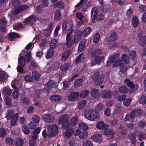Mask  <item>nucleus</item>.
I'll list each match as a JSON object with an SVG mask.
<instances>
[{
	"label": "nucleus",
	"instance_id": "5fc2aeb1",
	"mask_svg": "<svg viewBox=\"0 0 146 146\" xmlns=\"http://www.w3.org/2000/svg\"><path fill=\"white\" fill-rule=\"evenodd\" d=\"M83 59V54H81L79 55V56L77 57L75 61V62L76 64H78Z\"/></svg>",
	"mask_w": 146,
	"mask_h": 146
},
{
	"label": "nucleus",
	"instance_id": "a211bd4d",
	"mask_svg": "<svg viewBox=\"0 0 146 146\" xmlns=\"http://www.w3.org/2000/svg\"><path fill=\"white\" fill-rule=\"evenodd\" d=\"M108 127V125L102 121H99L96 125V127L99 129H104Z\"/></svg>",
	"mask_w": 146,
	"mask_h": 146
},
{
	"label": "nucleus",
	"instance_id": "f704fd0d",
	"mask_svg": "<svg viewBox=\"0 0 146 146\" xmlns=\"http://www.w3.org/2000/svg\"><path fill=\"white\" fill-rule=\"evenodd\" d=\"M54 49L52 48H50L49 50L47 51L46 56V58L48 59L51 58L53 55L54 53Z\"/></svg>",
	"mask_w": 146,
	"mask_h": 146
},
{
	"label": "nucleus",
	"instance_id": "0eeeda50",
	"mask_svg": "<svg viewBox=\"0 0 146 146\" xmlns=\"http://www.w3.org/2000/svg\"><path fill=\"white\" fill-rule=\"evenodd\" d=\"M138 130H135L133 132L132 134H130L129 135V139L130 140V142L133 144H134L136 141V139L135 136H139V134H140V132Z\"/></svg>",
	"mask_w": 146,
	"mask_h": 146
},
{
	"label": "nucleus",
	"instance_id": "58836bf2",
	"mask_svg": "<svg viewBox=\"0 0 146 146\" xmlns=\"http://www.w3.org/2000/svg\"><path fill=\"white\" fill-rule=\"evenodd\" d=\"M61 13L60 10H58L56 11L54 13V19L55 20H59L60 19Z\"/></svg>",
	"mask_w": 146,
	"mask_h": 146
},
{
	"label": "nucleus",
	"instance_id": "c85d7f7f",
	"mask_svg": "<svg viewBox=\"0 0 146 146\" xmlns=\"http://www.w3.org/2000/svg\"><path fill=\"white\" fill-rule=\"evenodd\" d=\"M118 90L122 94L127 93L128 92V88L124 85L121 86L119 88Z\"/></svg>",
	"mask_w": 146,
	"mask_h": 146
},
{
	"label": "nucleus",
	"instance_id": "0e129e2a",
	"mask_svg": "<svg viewBox=\"0 0 146 146\" xmlns=\"http://www.w3.org/2000/svg\"><path fill=\"white\" fill-rule=\"evenodd\" d=\"M24 80L26 82H31L33 80V78L30 75L25 76L24 77Z\"/></svg>",
	"mask_w": 146,
	"mask_h": 146
},
{
	"label": "nucleus",
	"instance_id": "72a5a7b5",
	"mask_svg": "<svg viewBox=\"0 0 146 146\" xmlns=\"http://www.w3.org/2000/svg\"><path fill=\"white\" fill-rule=\"evenodd\" d=\"M9 37L11 40L17 38H20L19 35L18 33H10L9 35Z\"/></svg>",
	"mask_w": 146,
	"mask_h": 146
},
{
	"label": "nucleus",
	"instance_id": "bb28decb",
	"mask_svg": "<svg viewBox=\"0 0 146 146\" xmlns=\"http://www.w3.org/2000/svg\"><path fill=\"white\" fill-rule=\"evenodd\" d=\"M50 99L52 101L57 102L61 99V97L58 95H54L50 97Z\"/></svg>",
	"mask_w": 146,
	"mask_h": 146
},
{
	"label": "nucleus",
	"instance_id": "7ed1b4c3",
	"mask_svg": "<svg viewBox=\"0 0 146 146\" xmlns=\"http://www.w3.org/2000/svg\"><path fill=\"white\" fill-rule=\"evenodd\" d=\"M84 115L86 119L94 121L98 119L99 116L97 111L91 109L86 110L84 112Z\"/></svg>",
	"mask_w": 146,
	"mask_h": 146
},
{
	"label": "nucleus",
	"instance_id": "c03bdc74",
	"mask_svg": "<svg viewBox=\"0 0 146 146\" xmlns=\"http://www.w3.org/2000/svg\"><path fill=\"white\" fill-rule=\"evenodd\" d=\"M42 119L46 122H50L52 120L53 117H51L50 120H48V118L49 117V114H44L42 115L41 116Z\"/></svg>",
	"mask_w": 146,
	"mask_h": 146
},
{
	"label": "nucleus",
	"instance_id": "37998d69",
	"mask_svg": "<svg viewBox=\"0 0 146 146\" xmlns=\"http://www.w3.org/2000/svg\"><path fill=\"white\" fill-rule=\"evenodd\" d=\"M82 80L81 79H76L74 83V85L76 87L80 86L82 84Z\"/></svg>",
	"mask_w": 146,
	"mask_h": 146
},
{
	"label": "nucleus",
	"instance_id": "ea45409f",
	"mask_svg": "<svg viewBox=\"0 0 146 146\" xmlns=\"http://www.w3.org/2000/svg\"><path fill=\"white\" fill-rule=\"evenodd\" d=\"M127 66L126 64L122 63L120 66V71L119 72H123L127 70Z\"/></svg>",
	"mask_w": 146,
	"mask_h": 146
},
{
	"label": "nucleus",
	"instance_id": "a878e982",
	"mask_svg": "<svg viewBox=\"0 0 146 146\" xmlns=\"http://www.w3.org/2000/svg\"><path fill=\"white\" fill-rule=\"evenodd\" d=\"M70 66V63L68 62L65 63L64 64L61 65L60 68L62 72H64L68 69Z\"/></svg>",
	"mask_w": 146,
	"mask_h": 146
},
{
	"label": "nucleus",
	"instance_id": "de8ad7c7",
	"mask_svg": "<svg viewBox=\"0 0 146 146\" xmlns=\"http://www.w3.org/2000/svg\"><path fill=\"white\" fill-rule=\"evenodd\" d=\"M104 58V57L102 56H96L95 58L96 63L98 64H100L103 61Z\"/></svg>",
	"mask_w": 146,
	"mask_h": 146
},
{
	"label": "nucleus",
	"instance_id": "13d9d810",
	"mask_svg": "<svg viewBox=\"0 0 146 146\" xmlns=\"http://www.w3.org/2000/svg\"><path fill=\"white\" fill-rule=\"evenodd\" d=\"M21 2L19 0H13L12 2V5L13 6L17 7L20 4Z\"/></svg>",
	"mask_w": 146,
	"mask_h": 146
},
{
	"label": "nucleus",
	"instance_id": "79ce46f5",
	"mask_svg": "<svg viewBox=\"0 0 146 146\" xmlns=\"http://www.w3.org/2000/svg\"><path fill=\"white\" fill-rule=\"evenodd\" d=\"M119 54H116L111 56H110L109 58L108 61L112 63L119 57Z\"/></svg>",
	"mask_w": 146,
	"mask_h": 146
},
{
	"label": "nucleus",
	"instance_id": "20e7f679",
	"mask_svg": "<svg viewBox=\"0 0 146 146\" xmlns=\"http://www.w3.org/2000/svg\"><path fill=\"white\" fill-rule=\"evenodd\" d=\"M63 29L65 31H69L66 37L68 38L70 36H71L73 31V24L72 21L70 20H68L64 22L63 24Z\"/></svg>",
	"mask_w": 146,
	"mask_h": 146
},
{
	"label": "nucleus",
	"instance_id": "4d7b16f0",
	"mask_svg": "<svg viewBox=\"0 0 146 146\" xmlns=\"http://www.w3.org/2000/svg\"><path fill=\"white\" fill-rule=\"evenodd\" d=\"M31 58V53L30 52H28L25 56V60L27 62H29Z\"/></svg>",
	"mask_w": 146,
	"mask_h": 146
},
{
	"label": "nucleus",
	"instance_id": "f257e3e1",
	"mask_svg": "<svg viewBox=\"0 0 146 146\" xmlns=\"http://www.w3.org/2000/svg\"><path fill=\"white\" fill-rule=\"evenodd\" d=\"M59 120L62 123L63 128L65 129L69 125L72 127H74L78 123V118L76 116L73 117L69 123L68 116L64 115L60 117Z\"/></svg>",
	"mask_w": 146,
	"mask_h": 146
},
{
	"label": "nucleus",
	"instance_id": "473e14b6",
	"mask_svg": "<svg viewBox=\"0 0 146 146\" xmlns=\"http://www.w3.org/2000/svg\"><path fill=\"white\" fill-rule=\"evenodd\" d=\"M11 92V90L9 88L5 87L3 90L2 94L5 96H10Z\"/></svg>",
	"mask_w": 146,
	"mask_h": 146
},
{
	"label": "nucleus",
	"instance_id": "39448f33",
	"mask_svg": "<svg viewBox=\"0 0 146 146\" xmlns=\"http://www.w3.org/2000/svg\"><path fill=\"white\" fill-rule=\"evenodd\" d=\"M47 136L49 137H52L55 136L57 133L58 127L56 125L53 124L49 126L48 128Z\"/></svg>",
	"mask_w": 146,
	"mask_h": 146
},
{
	"label": "nucleus",
	"instance_id": "b1692460",
	"mask_svg": "<svg viewBox=\"0 0 146 146\" xmlns=\"http://www.w3.org/2000/svg\"><path fill=\"white\" fill-rule=\"evenodd\" d=\"M102 53V51L101 50L98 49H96L92 52L91 55L92 57H94L95 56L100 55Z\"/></svg>",
	"mask_w": 146,
	"mask_h": 146
},
{
	"label": "nucleus",
	"instance_id": "69168bd1",
	"mask_svg": "<svg viewBox=\"0 0 146 146\" xmlns=\"http://www.w3.org/2000/svg\"><path fill=\"white\" fill-rule=\"evenodd\" d=\"M7 77L8 76L5 75L4 72L0 74V81L1 82H4Z\"/></svg>",
	"mask_w": 146,
	"mask_h": 146
},
{
	"label": "nucleus",
	"instance_id": "774afa93",
	"mask_svg": "<svg viewBox=\"0 0 146 146\" xmlns=\"http://www.w3.org/2000/svg\"><path fill=\"white\" fill-rule=\"evenodd\" d=\"M88 135V133L86 131H84L79 136V137L80 139L85 138L87 137Z\"/></svg>",
	"mask_w": 146,
	"mask_h": 146
},
{
	"label": "nucleus",
	"instance_id": "aec40b11",
	"mask_svg": "<svg viewBox=\"0 0 146 146\" xmlns=\"http://www.w3.org/2000/svg\"><path fill=\"white\" fill-rule=\"evenodd\" d=\"M32 75L33 79L38 81L40 78V74L36 70H34L32 73Z\"/></svg>",
	"mask_w": 146,
	"mask_h": 146
},
{
	"label": "nucleus",
	"instance_id": "f3484780",
	"mask_svg": "<svg viewBox=\"0 0 146 146\" xmlns=\"http://www.w3.org/2000/svg\"><path fill=\"white\" fill-rule=\"evenodd\" d=\"M14 110H8L7 111L5 115V117L8 120H10L15 115L14 114Z\"/></svg>",
	"mask_w": 146,
	"mask_h": 146
},
{
	"label": "nucleus",
	"instance_id": "bf43d9fd",
	"mask_svg": "<svg viewBox=\"0 0 146 146\" xmlns=\"http://www.w3.org/2000/svg\"><path fill=\"white\" fill-rule=\"evenodd\" d=\"M83 146H93L92 142L89 140H85L83 143Z\"/></svg>",
	"mask_w": 146,
	"mask_h": 146
},
{
	"label": "nucleus",
	"instance_id": "6e6d98bb",
	"mask_svg": "<svg viewBox=\"0 0 146 146\" xmlns=\"http://www.w3.org/2000/svg\"><path fill=\"white\" fill-rule=\"evenodd\" d=\"M132 99L131 98H129L128 99H127L124 100L123 103L124 105L128 106H129L130 104L131 101Z\"/></svg>",
	"mask_w": 146,
	"mask_h": 146
},
{
	"label": "nucleus",
	"instance_id": "864d4df0",
	"mask_svg": "<svg viewBox=\"0 0 146 146\" xmlns=\"http://www.w3.org/2000/svg\"><path fill=\"white\" fill-rule=\"evenodd\" d=\"M86 104V101L85 100L81 101L78 104V107L80 109H81L85 106Z\"/></svg>",
	"mask_w": 146,
	"mask_h": 146
},
{
	"label": "nucleus",
	"instance_id": "9b49d317",
	"mask_svg": "<svg viewBox=\"0 0 146 146\" xmlns=\"http://www.w3.org/2000/svg\"><path fill=\"white\" fill-rule=\"evenodd\" d=\"M79 96V92H72L69 95L68 98L70 101H75L78 98Z\"/></svg>",
	"mask_w": 146,
	"mask_h": 146
},
{
	"label": "nucleus",
	"instance_id": "c756f323",
	"mask_svg": "<svg viewBox=\"0 0 146 146\" xmlns=\"http://www.w3.org/2000/svg\"><path fill=\"white\" fill-rule=\"evenodd\" d=\"M71 52V50L70 49H68L66 50L65 52H64L62 54V60L64 61L68 58L70 55Z\"/></svg>",
	"mask_w": 146,
	"mask_h": 146
},
{
	"label": "nucleus",
	"instance_id": "cd10ccee",
	"mask_svg": "<svg viewBox=\"0 0 146 146\" xmlns=\"http://www.w3.org/2000/svg\"><path fill=\"white\" fill-rule=\"evenodd\" d=\"M64 5L65 4L63 1H60L55 3L54 5V8L62 9L64 7Z\"/></svg>",
	"mask_w": 146,
	"mask_h": 146
},
{
	"label": "nucleus",
	"instance_id": "a19ab883",
	"mask_svg": "<svg viewBox=\"0 0 146 146\" xmlns=\"http://www.w3.org/2000/svg\"><path fill=\"white\" fill-rule=\"evenodd\" d=\"M91 31V29L88 27L86 28L83 31L82 35L84 37L87 36Z\"/></svg>",
	"mask_w": 146,
	"mask_h": 146
},
{
	"label": "nucleus",
	"instance_id": "e433bc0d",
	"mask_svg": "<svg viewBox=\"0 0 146 146\" xmlns=\"http://www.w3.org/2000/svg\"><path fill=\"white\" fill-rule=\"evenodd\" d=\"M18 63L19 65L25 66L26 65V62L24 56H22L18 59Z\"/></svg>",
	"mask_w": 146,
	"mask_h": 146
},
{
	"label": "nucleus",
	"instance_id": "393cba45",
	"mask_svg": "<svg viewBox=\"0 0 146 146\" xmlns=\"http://www.w3.org/2000/svg\"><path fill=\"white\" fill-rule=\"evenodd\" d=\"M74 133V130L72 128L68 127L66 129L65 135L67 137L71 136L73 135Z\"/></svg>",
	"mask_w": 146,
	"mask_h": 146
},
{
	"label": "nucleus",
	"instance_id": "680f3d73",
	"mask_svg": "<svg viewBox=\"0 0 146 146\" xmlns=\"http://www.w3.org/2000/svg\"><path fill=\"white\" fill-rule=\"evenodd\" d=\"M89 93V92L87 90L82 91L80 94L81 98H84L87 96Z\"/></svg>",
	"mask_w": 146,
	"mask_h": 146
},
{
	"label": "nucleus",
	"instance_id": "a18cd8bd",
	"mask_svg": "<svg viewBox=\"0 0 146 146\" xmlns=\"http://www.w3.org/2000/svg\"><path fill=\"white\" fill-rule=\"evenodd\" d=\"M57 40L55 39H53L51 41V42L50 44V48H52L54 49L57 46Z\"/></svg>",
	"mask_w": 146,
	"mask_h": 146
},
{
	"label": "nucleus",
	"instance_id": "3c124183",
	"mask_svg": "<svg viewBox=\"0 0 146 146\" xmlns=\"http://www.w3.org/2000/svg\"><path fill=\"white\" fill-rule=\"evenodd\" d=\"M132 23L134 27H137L139 24V21L137 18L136 17H134L133 19Z\"/></svg>",
	"mask_w": 146,
	"mask_h": 146
},
{
	"label": "nucleus",
	"instance_id": "dca6fc26",
	"mask_svg": "<svg viewBox=\"0 0 146 146\" xmlns=\"http://www.w3.org/2000/svg\"><path fill=\"white\" fill-rule=\"evenodd\" d=\"M104 133L105 135L107 136L110 138H112L114 136V132L111 129H105Z\"/></svg>",
	"mask_w": 146,
	"mask_h": 146
},
{
	"label": "nucleus",
	"instance_id": "6ab92c4d",
	"mask_svg": "<svg viewBox=\"0 0 146 146\" xmlns=\"http://www.w3.org/2000/svg\"><path fill=\"white\" fill-rule=\"evenodd\" d=\"M117 37L116 33L115 32H112L109 35V36L108 39V40L109 42H111L116 40Z\"/></svg>",
	"mask_w": 146,
	"mask_h": 146
},
{
	"label": "nucleus",
	"instance_id": "1a4fd4ad",
	"mask_svg": "<svg viewBox=\"0 0 146 146\" xmlns=\"http://www.w3.org/2000/svg\"><path fill=\"white\" fill-rule=\"evenodd\" d=\"M101 94L103 98L109 99L111 97L113 93L110 90H106L102 91Z\"/></svg>",
	"mask_w": 146,
	"mask_h": 146
},
{
	"label": "nucleus",
	"instance_id": "423d86ee",
	"mask_svg": "<svg viewBox=\"0 0 146 146\" xmlns=\"http://www.w3.org/2000/svg\"><path fill=\"white\" fill-rule=\"evenodd\" d=\"M92 78H94V83L97 86L102 84L104 78V76L103 74L99 75L97 73L94 74Z\"/></svg>",
	"mask_w": 146,
	"mask_h": 146
},
{
	"label": "nucleus",
	"instance_id": "2f4dec72",
	"mask_svg": "<svg viewBox=\"0 0 146 146\" xmlns=\"http://www.w3.org/2000/svg\"><path fill=\"white\" fill-rule=\"evenodd\" d=\"M18 117V114L17 113H16L15 114L13 117L12 118L11 122V124L12 126H14L16 125L17 117Z\"/></svg>",
	"mask_w": 146,
	"mask_h": 146
},
{
	"label": "nucleus",
	"instance_id": "5701e85b",
	"mask_svg": "<svg viewBox=\"0 0 146 146\" xmlns=\"http://www.w3.org/2000/svg\"><path fill=\"white\" fill-rule=\"evenodd\" d=\"M140 46H144L146 44V36H143L141 37L138 42Z\"/></svg>",
	"mask_w": 146,
	"mask_h": 146
},
{
	"label": "nucleus",
	"instance_id": "e2e57ef3",
	"mask_svg": "<svg viewBox=\"0 0 146 146\" xmlns=\"http://www.w3.org/2000/svg\"><path fill=\"white\" fill-rule=\"evenodd\" d=\"M32 121L35 123L38 122L40 120L39 117L36 115H33L32 118Z\"/></svg>",
	"mask_w": 146,
	"mask_h": 146
},
{
	"label": "nucleus",
	"instance_id": "f03ea898",
	"mask_svg": "<svg viewBox=\"0 0 146 146\" xmlns=\"http://www.w3.org/2000/svg\"><path fill=\"white\" fill-rule=\"evenodd\" d=\"M82 32L80 30L77 31L71 38H68L66 37V45L68 48L70 47L74 43L77 44L80 40Z\"/></svg>",
	"mask_w": 146,
	"mask_h": 146
},
{
	"label": "nucleus",
	"instance_id": "f8f14e48",
	"mask_svg": "<svg viewBox=\"0 0 146 146\" xmlns=\"http://www.w3.org/2000/svg\"><path fill=\"white\" fill-rule=\"evenodd\" d=\"M92 140L100 143L102 141V135L100 134H95L92 135L91 137Z\"/></svg>",
	"mask_w": 146,
	"mask_h": 146
},
{
	"label": "nucleus",
	"instance_id": "412c9836",
	"mask_svg": "<svg viewBox=\"0 0 146 146\" xmlns=\"http://www.w3.org/2000/svg\"><path fill=\"white\" fill-rule=\"evenodd\" d=\"M56 84L53 80H50L46 84L45 88L47 90L51 88V87L54 88L56 86Z\"/></svg>",
	"mask_w": 146,
	"mask_h": 146
},
{
	"label": "nucleus",
	"instance_id": "4be33fe9",
	"mask_svg": "<svg viewBox=\"0 0 146 146\" xmlns=\"http://www.w3.org/2000/svg\"><path fill=\"white\" fill-rule=\"evenodd\" d=\"M91 94L93 97L96 98H98L100 95L99 91L98 90L94 88L91 90Z\"/></svg>",
	"mask_w": 146,
	"mask_h": 146
},
{
	"label": "nucleus",
	"instance_id": "052dcab7",
	"mask_svg": "<svg viewBox=\"0 0 146 146\" xmlns=\"http://www.w3.org/2000/svg\"><path fill=\"white\" fill-rule=\"evenodd\" d=\"M140 103L143 105L146 104V96L143 95L139 99Z\"/></svg>",
	"mask_w": 146,
	"mask_h": 146
},
{
	"label": "nucleus",
	"instance_id": "9d476101",
	"mask_svg": "<svg viewBox=\"0 0 146 146\" xmlns=\"http://www.w3.org/2000/svg\"><path fill=\"white\" fill-rule=\"evenodd\" d=\"M124 83L132 89H134L136 90L138 88V85H134L133 83L131 82L129 79H126L124 80Z\"/></svg>",
	"mask_w": 146,
	"mask_h": 146
},
{
	"label": "nucleus",
	"instance_id": "ddd939ff",
	"mask_svg": "<svg viewBox=\"0 0 146 146\" xmlns=\"http://www.w3.org/2000/svg\"><path fill=\"white\" fill-rule=\"evenodd\" d=\"M98 14V9L96 7H94L92 8L91 11V17L92 20L93 21L96 20V17Z\"/></svg>",
	"mask_w": 146,
	"mask_h": 146
},
{
	"label": "nucleus",
	"instance_id": "603ef678",
	"mask_svg": "<svg viewBox=\"0 0 146 146\" xmlns=\"http://www.w3.org/2000/svg\"><path fill=\"white\" fill-rule=\"evenodd\" d=\"M52 24H53L52 23H49L48 24V27L47 28V29H44L43 30L45 31H47L46 32L44 33V34L46 36H47L48 34L50 33V31H49L48 30H50L51 29V28L52 26Z\"/></svg>",
	"mask_w": 146,
	"mask_h": 146
},
{
	"label": "nucleus",
	"instance_id": "4468645a",
	"mask_svg": "<svg viewBox=\"0 0 146 146\" xmlns=\"http://www.w3.org/2000/svg\"><path fill=\"white\" fill-rule=\"evenodd\" d=\"M143 112V110L139 109H135L131 111V113L134 115V117L136 116H141Z\"/></svg>",
	"mask_w": 146,
	"mask_h": 146
},
{
	"label": "nucleus",
	"instance_id": "6e6552de",
	"mask_svg": "<svg viewBox=\"0 0 146 146\" xmlns=\"http://www.w3.org/2000/svg\"><path fill=\"white\" fill-rule=\"evenodd\" d=\"M38 18L35 15H32L26 19L25 22L26 23L32 24L34 23L37 20Z\"/></svg>",
	"mask_w": 146,
	"mask_h": 146
},
{
	"label": "nucleus",
	"instance_id": "7c9ffc66",
	"mask_svg": "<svg viewBox=\"0 0 146 146\" xmlns=\"http://www.w3.org/2000/svg\"><path fill=\"white\" fill-rule=\"evenodd\" d=\"M121 57L122 60L125 63L127 64L129 63V58L127 54H122Z\"/></svg>",
	"mask_w": 146,
	"mask_h": 146
},
{
	"label": "nucleus",
	"instance_id": "338daca9",
	"mask_svg": "<svg viewBox=\"0 0 146 146\" xmlns=\"http://www.w3.org/2000/svg\"><path fill=\"white\" fill-rule=\"evenodd\" d=\"M129 55L130 57V58L132 59H135L136 57V52L134 50L130 51Z\"/></svg>",
	"mask_w": 146,
	"mask_h": 146
},
{
	"label": "nucleus",
	"instance_id": "4c0bfd02",
	"mask_svg": "<svg viewBox=\"0 0 146 146\" xmlns=\"http://www.w3.org/2000/svg\"><path fill=\"white\" fill-rule=\"evenodd\" d=\"M86 41L84 40L80 42L78 47V50L80 52H82L85 47Z\"/></svg>",
	"mask_w": 146,
	"mask_h": 146
},
{
	"label": "nucleus",
	"instance_id": "c9c22d12",
	"mask_svg": "<svg viewBox=\"0 0 146 146\" xmlns=\"http://www.w3.org/2000/svg\"><path fill=\"white\" fill-rule=\"evenodd\" d=\"M134 118V115L132 113L131 111L129 115L127 114L126 115L125 120L126 121H133V119Z\"/></svg>",
	"mask_w": 146,
	"mask_h": 146
},
{
	"label": "nucleus",
	"instance_id": "49530a36",
	"mask_svg": "<svg viewBox=\"0 0 146 146\" xmlns=\"http://www.w3.org/2000/svg\"><path fill=\"white\" fill-rule=\"evenodd\" d=\"M100 36V35L99 33H95L93 39V42L95 43H97L99 40Z\"/></svg>",
	"mask_w": 146,
	"mask_h": 146
},
{
	"label": "nucleus",
	"instance_id": "8fccbe9b",
	"mask_svg": "<svg viewBox=\"0 0 146 146\" xmlns=\"http://www.w3.org/2000/svg\"><path fill=\"white\" fill-rule=\"evenodd\" d=\"M6 143L10 145H13L14 143V141L13 139L10 137H7L5 140Z\"/></svg>",
	"mask_w": 146,
	"mask_h": 146
},
{
	"label": "nucleus",
	"instance_id": "09e8293b",
	"mask_svg": "<svg viewBox=\"0 0 146 146\" xmlns=\"http://www.w3.org/2000/svg\"><path fill=\"white\" fill-rule=\"evenodd\" d=\"M23 144V141L21 139H17L15 142L16 146H22Z\"/></svg>",
	"mask_w": 146,
	"mask_h": 146
},
{
	"label": "nucleus",
	"instance_id": "2eb2a0df",
	"mask_svg": "<svg viewBox=\"0 0 146 146\" xmlns=\"http://www.w3.org/2000/svg\"><path fill=\"white\" fill-rule=\"evenodd\" d=\"M7 22L4 18L0 19V28L3 31H4L7 26Z\"/></svg>",
	"mask_w": 146,
	"mask_h": 146
}]
</instances>
